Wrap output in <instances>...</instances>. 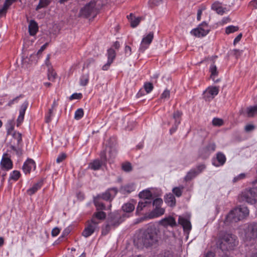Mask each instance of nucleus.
<instances>
[{"label": "nucleus", "mask_w": 257, "mask_h": 257, "mask_svg": "<svg viewBox=\"0 0 257 257\" xmlns=\"http://www.w3.org/2000/svg\"><path fill=\"white\" fill-rule=\"evenodd\" d=\"M159 230L154 225L149 226L138 239V242L146 247L156 244L160 238Z\"/></svg>", "instance_id": "obj_1"}, {"label": "nucleus", "mask_w": 257, "mask_h": 257, "mask_svg": "<svg viewBox=\"0 0 257 257\" xmlns=\"http://www.w3.org/2000/svg\"><path fill=\"white\" fill-rule=\"evenodd\" d=\"M248 214L249 210L246 207H237L229 212L226 216L224 222L225 223L236 222L243 219Z\"/></svg>", "instance_id": "obj_2"}, {"label": "nucleus", "mask_w": 257, "mask_h": 257, "mask_svg": "<svg viewBox=\"0 0 257 257\" xmlns=\"http://www.w3.org/2000/svg\"><path fill=\"white\" fill-rule=\"evenodd\" d=\"M219 242V248L222 251L232 249L236 245V237L232 234L225 233L220 238Z\"/></svg>", "instance_id": "obj_3"}, {"label": "nucleus", "mask_w": 257, "mask_h": 257, "mask_svg": "<svg viewBox=\"0 0 257 257\" xmlns=\"http://www.w3.org/2000/svg\"><path fill=\"white\" fill-rule=\"evenodd\" d=\"M239 201H245L253 204L257 202V187L247 188L238 197Z\"/></svg>", "instance_id": "obj_4"}, {"label": "nucleus", "mask_w": 257, "mask_h": 257, "mask_svg": "<svg viewBox=\"0 0 257 257\" xmlns=\"http://www.w3.org/2000/svg\"><path fill=\"white\" fill-rule=\"evenodd\" d=\"M99 223V221H95L94 218L91 219V221H88L86 227L82 233V235L85 237H87L92 234L96 230H98L99 227L98 225Z\"/></svg>", "instance_id": "obj_5"}, {"label": "nucleus", "mask_w": 257, "mask_h": 257, "mask_svg": "<svg viewBox=\"0 0 257 257\" xmlns=\"http://www.w3.org/2000/svg\"><path fill=\"white\" fill-rule=\"evenodd\" d=\"M244 237L246 241H253L257 238V223H252L248 226L245 230Z\"/></svg>", "instance_id": "obj_6"}, {"label": "nucleus", "mask_w": 257, "mask_h": 257, "mask_svg": "<svg viewBox=\"0 0 257 257\" xmlns=\"http://www.w3.org/2000/svg\"><path fill=\"white\" fill-rule=\"evenodd\" d=\"M209 31L207 24L204 22L199 25L198 28L193 29L190 33L196 37H201L206 36Z\"/></svg>", "instance_id": "obj_7"}, {"label": "nucleus", "mask_w": 257, "mask_h": 257, "mask_svg": "<svg viewBox=\"0 0 257 257\" xmlns=\"http://www.w3.org/2000/svg\"><path fill=\"white\" fill-rule=\"evenodd\" d=\"M101 161L99 160H95L89 165V168L93 170H98L101 167L103 163L106 161V153L104 151L100 153Z\"/></svg>", "instance_id": "obj_8"}, {"label": "nucleus", "mask_w": 257, "mask_h": 257, "mask_svg": "<svg viewBox=\"0 0 257 257\" xmlns=\"http://www.w3.org/2000/svg\"><path fill=\"white\" fill-rule=\"evenodd\" d=\"M153 38L154 33L152 32H150L147 35L145 36L142 40L141 44L139 48V51L142 52H144L151 44Z\"/></svg>", "instance_id": "obj_9"}, {"label": "nucleus", "mask_w": 257, "mask_h": 257, "mask_svg": "<svg viewBox=\"0 0 257 257\" xmlns=\"http://www.w3.org/2000/svg\"><path fill=\"white\" fill-rule=\"evenodd\" d=\"M121 216L117 213H113L109 215L107 222L113 227L118 226L121 222Z\"/></svg>", "instance_id": "obj_10"}, {"label": "nucleus", "mask_w": 257, "mask_h": 257, "mask_svg": "<svg viewBox=\"0 0 257 257\" xmlns=\"http://www.w3.org/2000/svg\"><path fill=\"white\" fill-rule=\"evenodd\" d=\"M95 6L94 3H88L80 10L81 15L85 17H88L94 12Z\"/></svg>", "instance_id": "obj_11"}, {"label": "nucleus", "mask_w": 257, "mask_h": 257, "mask_svg": "<svg viewBox=\"0 0 257 257\" xmlns=\"http://www.w3.org/2000/svg\"><path fill=\"white\" fill-rule=\"evenodd\" d=\"M2 169L9 170L13 168V163L8 154H5L1 162Z\"/></svg>", "instance_id": "obj_12"}, {"label": "nucleus", "mask_w": 257, "mask_h": 257, "mask_svg": "<svg viewBox=\"0 0 257 257\" xmlns=\"http://www.w3.org/2000/svg\"><path fill=\"white\" fill-rule=\"evenodd\" d=\"M28 102L27 101H25L21 106V108L19 111V115L17 120V125L18 126H19L24 120L25 111L28 107Z\"/></svg>", "instance_id": "obj_13"}, {"label": "nucleus", "mask_w": 257, "mask_h": 257, "mask_svg": "<svg viewBox=\"0 0 257 257\" xmlns=\"http://www.w3.org/2000/svg\"><path fill=\"white\" fill-rule=\"evenodd\" d=\"M219 92L218 87H209L204 92L205 97L207 98H213L215 96L217 95Z\"/></svg>", "instance_id": "obj_14"}, {"label": "nucleus", "mask_w": 257, "mask_h": 257, "mask_svg": "<svg viewBox=\"0 0 257 257\" xmlns=\"http://www.w3.org/2000/svg\"><path fill=\"white\" fill-rule=\"evenodd\" d=\"M179 223L183 227L184 230L187 233H189L191 229V224L189 220L180 216L178 219Z\"/></svg>", "instance_id": "obj_15"}, {"label": "nucleus", "mask_w": 257, "mask_h": 257, "mask_svg": "<svg viewBox=\"0 0 257 257\" xmlns=\"http://www.w3.org/2000/svg\"><path fill=\"white\" fill-rule=\"evenodd\" d=\"M35 168V162L32 159H28L23 165V170L25 174L30 173L31 169Z\"/></svg>", "instance_id": "obj_16"}, {"label": "nucleus", "mask_w": 257, "mask_h": 257, "mask_svg": "<svg viewBox=\"0 0 257 257\" xmlns=\"http://www.w3.org/2000/svg\"><path fill=\"white\" fill-rule=\"evenodd\" d=\"M160 223L161 225L164 226H170L171 227H174L176 225V222L175 219L172 216L166 217L162 219L160 221Z\"/></svg>", "instance_id": "obj_17"}, {"label": "nucleus", "mask_w": 257, "mask_h": 257, "mask_svg": "<svg viewBox=\"0 0 257 257\" xmlns=\"http://www.w3.org/2000/svg\"><path fill=\"white\" fill-rule=\"evenodd\" d=\"M110 191H113L114 192V194L113 195V196L115 195L117 192V190L115 188L109 189L105 192L99 195H100V199H102L106 201L111 200L112 194H111Z\"/></svg>", "instance_id": "obj_18"}, {"label": "nucleus", "mask_w": 257, "mask_h": 257, "mask_svg": "<svg viewBox=\"0 0 257 257\" xmlns=\"http://www.w3.org/2000/svg\"><path fill=\"white\" fill-rule=\"evenodd\" d=\"M28 28L30 35L35 36L38 31V24L35 20H32L29 23Z\"/></svg>", "instance_id": "obj_19"}, {"label": "nucleus", "mask_w": 257, "mask_h": 257, "mask_svg": "<svg viewBox=\"0 0 257 257\" xmlns=\"http://www.w3.org/2000/svg\"><path fill=\"white\" fill-rule=\"evenodd\" d=\"M165 212V210L159 207H156V208L151 212L149 215L148 217L150 219L158 217L163 215Z\"/></svg>", "instance_id": "obj_20"}, {"label": "nucleus", "mask_w": 257, "mask_h": 257, "mask_svg": "<svg viewBox=\"0 0 257 257\" xmlns=\"http://www.w3.org/2000/svg\"><path fill=\"white\" fill-rule=\"evenodd\" d=\"M151 205V202L148 200L140 201L136 209V212L139 214L145 208H148Z\"/></svg>", "instance_id": "obj_21"}, {"label": "nucleus", "mask_w": 257, "mask_h": 257, "mask_svg": "<svg viewBox=\"0 0 257 257\" xmlns=\"http://www.w3.org/2000/svg\"><path fill=\"white\" fill-rule=\"evenodd\" d=\"M100 195H97L94 197L93 201L97 210H103L105 209V206L99 200Z\"/></svg>", "instance_id": "obj_22"}, {"label": "nucleus", "mask_w": 257, "mask_h": 257, "mask_svg": "<svg viewBox=\"0 0 257 257\" xmlns=\"http://www.w3.org/2000/svg\"><path fill=\"white\" fill-rule=\"evenodd\" d=\"M216 159L218 162V164H216L215 162H213V165L216 167L223 165L226 161V157L225 155L222 153H218L217 154Z\"/></svg>", "instance_id": "obj_23"}, {"label": "nucleus", "mask_w": 257, "mask_h": 257, "mask_svg": "<svg viewBox=\"0 0 257 257\" xmlns=\"http://www.w3.org/2000/svg\"><path fill=\"white\" fill-rule=\"evenodd\" d=\"M212 9L220 15H222L226 11V8H223L219 3H215L212 5Z\"/></svg>", "instance_id": "obj_24"}, {"label": "nucleus", "mask_w": 257, "mask_h": 257, "mask_svg": "<svg viewBox=\"0 0 257 257\" xmlns=\"http://www.w3.org/2000/svg\"><path fill=\"white\" fill-rule=\"evenodd\" d=\"M165 202L170 206H174L176 205V199L173 194H167L165 198Z\"/></svg>", "instance_id": "obj_25"}, {"label": "nucleus", "mask_w": 257, "mask_h": 257, "mask_svg": "<svg viewBox=\"0 0 257 257\" xmlns=\"http://www.w3.org/2000/svg\"><path fill=\"white\" fill-rule=\"evenodd\" d=\"M42 185V182L39 181L33 185V186L27 190V193L29 195L34 194L39 189Z\"/></svg>", "instance_id": "obj_26"}, {"label": "nucleus", "mask_w": 257, "mask_h": 257, "mask_svg": "<svg viewBox=\"0 0 257 257\" xmlns=\"http://www.w3.org/2000/svg\"><path fill=\"white\" fill-rule=\"evenodd\" d=\"M139 196L140 198L144 199V200H146V199L149 200L151 199L152 197V194L149 190H146L141 192L139 193Z\"/></svg>", "instance_id": "obj_27"}, {"label": "nucleus", "mask_w": 257, "mask_h": 257, "mask_svg": "<svg viewBox=\"0 0 257 257\" xmlns=\"http://www.w3.org/2000/svg\"><path fill=\"white\" fill-rule=\"evenodd\" d=\"M52 0H40L38 5L36 8V10L38 11L39 10L46 8L51 3Z\"/></svg>", "instance_id": "obj_28"}, {"label": "nucleus", "mask_w": 257, "mask_h": 257, "mask_svg": "<svg viewBox=\"0 0 257 257\" xmlns=\"http://www.w3.org/2000/svg\"><path fill=\"white\" fill-rule=\"evenodd\" d=\"M197 175H198V173L196 170L192 169L187 173L186 176L185 177V180L186 181H190L193 178H195Z\"/></svg>", "instance_id": "obj_29"}, {"label": "nucleus", "mask_w": 257, "mask_h": 257, "mask_svg": "<svg viewBox=\"0 0 257 257\" xmlns=\"http://www.w3.org/2000/svg\"><path fill=\"white\" fill-rule=\"evenodd\" d=\"M216 149V145L214 143H210L208 144L203 150L206 153L207 155H209L210 153L213 152Z\"/></svg>", "instance_id": "obj_30"}, {"label": "nucleus", "mask_w": 257, "mask_h": 257, "mask_svg": "<svg viewBox=\"0 0 257 257\" xmlns=\"http://www.w3.org/2000/svg\"><path fill=\"white\" fill-rule=\"evenodd\" d=\"M135 209V205L131 203H126L122 206V209L124 212H131Z\"/></svg>", "instance_id": "obj_31"}, {"label": "nucleus", "mask_w": 257, "mask_h": 257, "mask_svg": "<svg viewBox=\"0 0 257 257\" xmlns=\"http://www.w3.org/2000/svg\"><path fill=\"white\" fill-rule=\"evenodd\" d=\"M13 140L14 143L15 142H16L17 146H20L22 141L21 134L19 133L15 132L13 135Z\"/></svg>", "instance_id": "obj_32"}, {"label": "nucleus", "mask_w": 257, "mask_h": 257, "mask_svg": "<svg viewBox=\"0 0 257 257\" xmlns=\"http://www.w3.org/2000/svg\"><path fill=\"white\" fill-rule=\"evenodd\" d=\"M57 74L54 72V70L52 67H49L48 68V78L49 80L54 81L56 79Z\"/></svg>", "instance_id": "obj_33"}, {"label": "nucleus", "mask_w": 257, "mask_h": 257, "mask_svg": "<svg viewBox=\"0 0 257 257\" xmlns=\"http://www.w3.org/2000/svg\"><path fill=\"white\" fill-rule=\"evenodd\" d=\"M106 217V214L103 211H100L95 212L92 219L95 218V221H97V219L102 220L104 219Z\"/></svg>", "instance_id": "obj_34"}, {"label": "nucleus", "mask_w": 257, "mask_h": 257, "mask_svg": "<svg viewBox=\"0 0 257 257\" xmlns=\"http://www.w3.org/2000/svg\"><path fill=\"white\" fill-rule=\"evenodd\" d=\"M89 80V74L87 73L86 74H83L80 79V84L81 86H86L88 83Z\"/></svg>", "instance_id": "obj_35"}, {"label": "nucleus", "mask_w": 257, "mask_h": 257, "mask_svg": "<svg viewBox=\"0 0 257 257\" xmlns=\"http://www.w3.org/2000/svg\"><path fill=\"white\" fill-rule=\"evenodd\" d=\"M183 189L184 187L182 186L176 187L172 189V192L176 196L179 197L182 195Z\"/></svg>", "instance_id": "obj_36"}, {"label": "nucleus", "mask_w": 257, "mask_h": 257, "mask_svg": "<svg viewBox=\"0 0 257 257\" xmlns=\"http://www.w3.org/2000/svg\"><path fill=\"white\" fill-rule=\"evenodd\" d=\"M209 72L211 73V77L213 78L218 75V71L217 70L216 66L213 63L211 64L209 68ZM214 80V78H212Z\"/></svg>", "instance_id": "obj_37"}, {"label": "nucleus", "mask_w": 257, "mask_h": 257, "mask_svg": "<svg viewBox=\"0 0 257 257\" xmlns=\"http://www.w3.org/2000/svg\"><path fill=\"white\" fill-rule=\"evenodd\" d=\"M115 52L113 49L110 48L107 50V60H111V62H113L115 58Z\"/></svg>", "instance_id": "obj_38"}, {"label": "nucleus", "mask_w": 257, "mask_h": 257, "mask_svg": "<svg viewBox=\"0 0 257 257\" xmlns=\"http://www.w3.org/2000/svg\"><path fill=\"white\" fill-rule=\"evenodd\" d=\"M247 112L248 116H253L255 113H257V105L247 108Z\"/></svg>", "instance_id": "obj_39"}, {"label": "nucleus", "mask_w": 257, "mask_h": 257, "mask_svg": "<svg viewBox=\"0 0 257 257\" xmlns=\"http://www.w3.org/2000/svg\"><path fill=\"white\" fill-rule=\"evenodd\" d=\"M239 28L237 26H229L226 28L225 32L227 34L234 33L238 30Z\"/></svg>", "instance_id": "obj_40"}, {"label": "nucleus", "mask_w": 257, "mask_h": 257, "mask_svg": "<svg viewBox=\"0 0 257 257\" xmlns=\"http://www.w3.org/2000/svg\"><path fill=\"white\" fill-rule=\"evenodd\" d=\"M112 226L108 222L107 224L102 227L101 233L103 235H105L109 232Z\"/></svg>", "instance_id": "obj_41"}, {"label": "nucleus", "mask_w": 257, "mask_h": 257, "mask_svg": "<svg viewBox=\"0 0 257 257\" xmlns=\"http://www.w3.org/2000/svg\"><path fill=\"white\" fill-rule=\"evenodd\" d=\"M95 67V63L94 60L93 59H88L86 62L84 64L83 68H88L90 67Z\"/></svg>", "instance_id": "obj_42"}, {"label": "nucleus", "mask_w": 257, "mask_h": 257, "mask_svg": "<svg viewBox=\"0 0 257 257\" xmlns=\"http://www.w3.org/2000/svg\"><path fill=\"white\" fill-rule=\"evenodd\" d=\"M83 114V110L82 108H79L75 112L74 118L77 120H79L82 117Z\"/></svg>", "instance_id": "obj_43"}, {"label": "nucleus", "mask_w": 257, "mask_h": 257, "mask_svg": "<svg viewBox=\"0 0 257 257\" xmlns=\"http://www.w3.org/2000/svg\"><path fill=\"white\" fill-rule=\"evenodd\" d=\"M121 189L127 193H131L135 189L133 184H128L121 187Z\"/></svg>", "instance_id": "obj_44"}, {"label": "nucleus", "mask_w": 257, "mask_h": 257, "mask_svg": "<svg viewBox=\"0 0 257 257\" xmlns=\"http://www.w3.org/2000/svg\"><path fill=\"white\" fill-rule=\"evenodd\" d=\"M53 108L49 109L48 112L45 115V122L49 123L52 120V116L53 115Z\"/></svg>", "instance_id": "obj_45"}, {"label": "nucleus", "mask_w": 257, "mask_h": 257, "mask_svg": "<svg viewBox=\"0 0 257 257\" xmlns=\"http://www.w3.org/2000/svg\"><path fill=\"white\" fill-rule=\"evenodd\" d=\"M141 18L138 17L137 18L132 19L131 20V26L133 28L137 27L140 23Z\"/></svg>", "instance_id": "obj_46"}, {"label": "nucleus", "mask_w": 257, "mask_h": 257, "mask_svg": "<svg viewBox=\"0 0 257 257\" xmlns=\"http://www.w3.org/2000/svg\"><path fill=\"white\" fill-rule=\"evenodd\" d=\"M122 169L125 172H130L132 170L131 164L129 162H126L122 165Z\"/></svg>", "instance_id": "obj_47"}, {"label": "nucleus", "mask_w": 257, "mask_h": 257, "mask_svg": "<svg viewBox=\"0 0 257 257\" xmlns=\"http://www.w3.org/2000/svg\"><path fill=\"white\" fill-rule=\"evenodd\" d=\"M212 124L214 126H221L222 125H223V121L221 118H214L212 120Z\"/></svg>", "instance_id": "obj_48"}, {"label": "nucleus", "mask_w": 257, "mask_h": 257, "mask_svg": "<svg viewBox=\"0 0 257 257\" xmlns=\"http://www.w3.org/2000/svg\"><path fill=\"white\" fill-rule=\"evenodd\" d=\"M20 173L18 171H14L12 174L11 175L10 179L14 180L16 181L18 180L19 177H20Z\"/></svg>", "instance_id": "obj_49"}, {"label": "nucleus", "mask_w": 257, "mask_h": 257, "mask_svg": "<svg viewBox=\"0 0 257 257\" xmlns=\"http://www.w3.org/2000/svg\"><path fill=\"white\" fill-rule=\"evenodd\" d=\"M10 148L11 149L15 151L18 156H21L22 154V150L20 148V146H18L17 147L14 145H11Z\"/></svg>", "instance_id": "obj_50"}, {"label": "nucleus", "mask_w": 257, "mask_h": 257, "mask_svg": "<svg viewBox=\"0 0 257 257\" xmlns=\"http://www.w3.org/2000/svg\"><path fill=\"white\" fill-rule=\"evenodd\" d=\"M144 87L147 93H150L153 89V85L151 83H146Z\"/></svg>", "instance_id": "obj_51"}, {"label": "nucleus", "mask_w": 257, "mask_h": 257, "mask_svg": "<svg viewBox=\"0 0 257 257\" xmlns=\"http://www.w3.org/2000/svg\"><path fill=\"white\" fill-rule=\"evenodd\" d=\"M9 8V7L4 3L3 7L0 8V16L5 15Z\"/></svg>", "instance_id": "obj_52"}, {"label": "nucleus", "mask_w": 257, "mask_h": 257, "mask_svg": "<svg viewBox=\"0 0 257 257\" xmlns=\"http://www.w3.org/2000/svg\"><path fill=\"white\" fill-rule=\"evenodd\" d=\"M163 203V200L161 198H156L155 199L153 202V206H156V207H158L161 206V205Z\"/></svg>", "instance_id": "obj_53"}, {"label": "nucleus", "mask_w": 257, "mask_h": 257, "mask_svg": "<svg viewBox=\"0 0 257 257\" xmlns=\"http://www.w3.org/2000/svg\"><path fill=\"white\" fill-rule=\"evenodd\" d=\"M82 97V94L81 93H75L71 95L69 99H70V100L79 99H81Z\"/></svg>", "instance_id": "obj_54"}, {"label": "nucleus", "mask_w": 257, "mask_h": 257, "mask_svg": "<svg viewBox=\"0 0 257 257\" xmlns=\"http://www.w3.org/2000/svg\"><path fill=\"white\" fill-rule=\"evenodd\" d=\"M116 150L115 148H109V154L110 158H114L116 156Z\"/></svg>", "instance_id": "obj_55"}, {"label": "nucleus", "mask_w": 257, "mask_h": 257, "mask_svg": "<svg viewBox=\"0 0 257 257\" xmlns=\"http://www.w3.org/2000/svg\"><path fill=\"white\" fill-rule=\"evenodd\" d=\"M245 177V174L244 173H241L240 174L238 175V176L235 177L233 178V182H236L237 181L243 179Z\"/></svg>", "instance_id": "obj_56"}, {"label": "nucleus", "mask_w": 257, "mask_h": 257, "mask_svg": "<svg viewBox=\"0 0 257 257\" xmlns=\"http://www.w3.org/2000/svg\"><path fill=\"white\" fill-rule=\"evenodd\" d=\"M180 120H176L175 121L174 125L170 130V133L171 134L176 131L177 127L178 125L180 124Z\"/></svg>", "instance_id": "obj_57"}, {"label": "nucleus", "mask_w": 257, "mask_h": 257, "mask_svg": "<svg viewBox=\"0 0 257 257\" xmlns=\"http://www.w3.org/2000/svg\"><path fill=\"white\" fill-rule=\"evenodd\" d=\"M182 112L179 111H175L173 114V118L175 119V121L176 120H180V117L182 115Z\"/></svg>", "instance_id": "obj_58"}, {"label": "nucleus", "mask_w": 257, "mask_h": 257, "mask_svg": "<svg viewBox=\"0 0 257 257\" xmlns=\"http://www.w3.org/2000/svg\"><path fill=\"white\" fill-rule=\"evenodd\" d=\"M66 157V155L64 153L61 154L57 158L56 162L59 163L62 162Z\"/></svg>", "instance_id": "obj_59"}, {"label": "nucleus", "mask_w": 257, "mask_h": 257, "mask_svg": "<svg viewBox=\"0 0 257 257\" xmlns=\"http://www.w3.org/2000/svg\"><path fill=\"white\" fill-rule=\"evenodd\" d=\"M112 62H111V60H107V63L104 64V65H103V66L102 67V69L104 71H106L107 70L110 65L112 64Z\"/></svg>", "instance_id": "obj_60"}, {"label": "nucleus", "mask_w": 257, "mask_h": 257, "mask_svg": "<svg viewBox=\"0 0 257 257\" xmlns=\"http://www.w3.org/2000/svg\"><path fill=\"white\" fill-rule=\"evenodd\" d=\"M60 230L58 227L53 228L51 232V234L53 236H56L60 233Z\"/></svg>", "instance_id": "obj_61"}, {"label": "nucleus", "mask_w": 257, "mask_h": 257, "mask_svg": "<svg viewBox=\"0 0 257 257\" xmlns=\"http://www.w3.org/2000/svg\"><path fill=\"white\" fill-rule=\"evenodd\" d=\"M70 232V229L67 228H66L62 232V234L61 236L59 237V239H61V238H64L65 236H66Z\"/></svg>", "instance_id": "obj_62"}, {"label": "nucleus", "mask_w": 257, "mask_h": 257, "mask_svg": "<svg viewBox=\"0 0 257 257\" xmlns=\"http://www.w3.org/2000/svg\"><path fill=\"white\" fill-rule=\"evenodd\" d=\"M254 127V126L252 124H247L245 126L244 129L246 132H249L253 131Z\"/></svg>", "instance_id": "obj_63"}, {"label": "nucleus", "mask_w": 257, "mask_h": 257, "mask_svg": "<svg viewBox=\"0 0 257 257\" xmlns=\"http://www.w3.org/2000/svg\"><path fill=\"white\" fill-rule=\"evenodd\" d=\"M159 257H172V254L170 251H167L163 254H160Z\"/></svg>", "instance_id": "obj_64"}]
</instances>
